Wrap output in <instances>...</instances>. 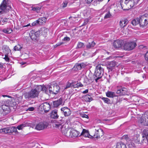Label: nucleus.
<instances>
[{"label": "nucleus", "instance_id": "64", "mask_svg": "<svg viewBox=\"0 0 148 148\" xmlns=\"http://www.w3.org/2000/svg\"><path fill=\"white\" fill-rule=\"evenodd\" d=\"M97 78H96L95 79V81L96 82H97V80L99 79H100V78H98V77H96Z\"/></svg>", "mask_w": 148, "mask_h": 148}, {"label": "nucleus", "instance_id": "15", "mask_svg": "<svg viewBox=\"0 0 148 148\" xmlns=\"http://www.w3.org/2000/svg\"><path fill=\"white\" fill-rule=\"evenodd\" d=\"M116 62L114 61H112L109 63L107 67L109 72L112 71L113 68L116 65Z\"/></svg>", "mask_w": 148, "mask_h": 148}, {"label": "nucleus", "instance_id": "11", "mask_svg": "<svg viewBox=\"0 0 148 148\" xmlns=\"http://www.w3.org/2000/svg\"><path fill=\"white\" fill-rule=\"evenodd\" d=\"M8 0H3L0 5V14L3 13L7 7V2Z\"/></svg>", "mask_w": 148, "mask_h": 148}, {"label": "nucleus", "instance_id": "42", "mask_svg": "<svg viewBox=\"0 0 148 148\" xmlns=\"http://www.w3.org/2000/svg\"><path fill=\"white\" fill-rule=\"evenodd\" d=\"M111 14H110V12L109 11L105 16L104 18L105 19H107L111 17Z\"/></svg>", "mask_w": 148, "mask_h": 148}, {"label": "nucleus", "instance_id": "25", "mask_svg": "<svg viewBox=\"0 0 148 148\" xmlns=\"http://www.w3.org/2000/svg\"><path fill=\"white\" fill-rule=\"evenodd\" d=\"M106 96L109 97L113 98L116 96L114 92L111 91H108L106 93Z\"/></svg>", "mask_w": 148, "mask_h": 148}, {"label": "nucleus", "instance_id": "59", "mask_svg": "<svg viewBox=\"0 0 148 148\" xmlns=\"http://www.w3.org/2000/svg\"><path fill=\"white\" fill-rule=\"evenodd\" d=\"M146 123L145 124V126L148 125V116L147 117V118L146 119Z\"/></svg>", "mask_w": 148, "mask_h": 148}, {"label": "nucleus", "instance_id": "62", "mask_svg": "<svg viewBox=\"0 0 148 148\" xmlns=\"http://www.w3.org/2000/svg\"><path fill=\"white\" fill-rule=\"evenodd\" d=\"M30 26V24H28L27 25H24V26H23V27H28V26Z\"/></svg>", "mask_w": 148, "mask_h": 148}, {"label": "nucleus", "instance_id": "20", "mask_svg": "<svg viewBox=\"0 0 148 148\" xmlns=\"http://www.w3.org/2000/svg\"><path fill=\"white\" fill-rule=\"evenodd\" d=\"M81 134L83 136L86 137H88L89 138H91L92 136L90 135L88 132L85 130L83 129L82 132L81 133Z\"/></svg>", "mask_w": 148, "mask_h": 148}, {"label": "nucleus", "instance_id": "21", "mask_svg": "<svg viewBox=\"0 0 148 148\" xmlns=\"http://www.w3.org/2000/svg\"><path fill=\"white\" fill-rule=\"evenodd\" d=\"M37 86L38 88V90H39V92L41 91H45L46 92L47 91V88L44 86L38 85Z\"/></svg>", "mask_w": 148, "mask_h": 148}, {"label": "nucleus", "instance_id": "60", "mask_svg": "<svg viewBox=\"0 0 148 148\" xmlns=\"http://www.w3.org/2000/svg\"><path fill=\"white\" fill-rule=\"evenodd\" d=\"M88 89H87L86 90H85L83 91L82 92V93L83 94H86V93H88Z\"/></svg>", "mask_w": 148, "mask_h": 148}, {"label": "nucleus", "instance_id": "6", "mask_svg": "<svg viewBox=\"0 0 148 148\" xmlns=\"http://www.w3.org/2000/svg\"><path fill=\"white\" fill-rule=\"evenodd\" d=\"M60 88L57 85H51L49 87V90L50 94H57L59 92Z\"/></svg>", "mask_w": 148, "mask_h": 148}, {"label": "nucleus", "instance_id": "45", "mask_svg": "<svg viewBox=\"0 0 148 148\" xmlns=\"http://www.w3.org/2000/svg\"><path fill=\"white\" fill-rule=\"evenodd\" d=\"M71 85V84L68 82H67L66 85L64 87V89H67L69 88Z\"/></svg>", "mask_w": 148, "mask_h": 148}, {"label": "nucleus", "instance_id": "48", "mask_svg": "<svg viewBox=\"0 0 148 148\" xmlns=\"http://www.w3.org/2000/svg\"><path fill=\"white\" fill-rule=\"evenodd\" d=\"M35 33L36 38L37 37H38L41 33L40 30L36 32L35 31Z\"/></svg>", "mask_w": 148, "mask_h": 148}, {"label": "nucleus", "instance_id": "34", "mask_svg": "<svg viewBox=\"0 0 148 148\" xmlns=\"http://www.w3.org/2000/svg\"><path fill=\"white\" fill-rule=\"evenodd\" d=\"M3 32L4 33L7 34H10L12 32V29L10 28H7L3 29Z\"/></svg>", "mask_w": 148, "mask_h": 148}, {"label": "nucleus", "instance_id": "41", "mask_svg": "<svg viewBox=\"0 0 148 148\" xmlns=\"http://www.w3.org/2000/svg\"><path fill=\"white\" fill-rule=\"evenodd\" d=\"M83 86V84L80 82H78L77 84L74 86V88H78L79 87H82Z\"/></svg>", "mask_w": 148, "mask_h": 148}, {"label": "nucleus", "instance_id": "12", "mask_svg": "<svg viewBox=\"0 0 148 148\" xmlns=\"http://www.w3.org/2000/svg\"><path fill=\"white\" fill-rule=\"evenodd\" d=\"M61 111L65 116H69L71 114V111L67 107H64L61 109Z\"/></svg>", "mask_w": 148, "mask_h": 148}, {"label": "nucleus", "instance_id": "32", "mask_svg": "<svg viewBox=\"0 0 148 148\" xmlns=\"http://www.w3.org/2000/svg\"><path fill=\"white\" fill-rule=\"evenodd\" d=\"M85 100L87 102H90L92 100V98L90 95H86L84 97Z\"/></svg>", "mask_w": 148, "mask_h": 148}, {"label": "nucleus", "instance_id": "58", "mask_svg": "<svg viewBox=\"0 0 148 148\" xmlns=\"http://www.w3.org/2000/svg\"><path fill=\"white\" fill-rule=\"evenodd\" d=\"M82 117H83V118H86L87 119H88V116L86 114H83V115H82Z\"/></svg>", "mask_w": 148, "mask_h": 148}, {"label": "nucleus", "instance_id": "17", "mask_svg": "<svg viewBox=\"0 0 148 148\" xmlns=\"http://www.w3.org/2000/svg\"><path fill=\"white\" fill-rule=\"evenodd\" d=\"M127 91V88H122L117 90L116 93L121 95H124L126 94Z\"/></svg>", "mask_w": 148, "mask_h": 148}, {"label": "nucleus", "instance_id": "14", "mask_svg": "<svg viewBox=\"0 0 148 148\" xmlns=\"http://www.w3.org/2000/svg\"><path fill=\"white\" fill-rule=\"evenodd\" d=\"M123 44L122 40H118L114 41L113 43V46L115 48L121 47Z\"/></svg>", "mask_w": 148, "mask_h": 148}, {"label": "nucleus", "instance_id": "54", "mask_svg": "<svg viewBox=\"0 0 148 148\" xmlns=\"http://www.w3.org/2000/svg\"><path fill=\"white\" fill-rule=\"evenodd\" d=\"M145 60L148 61V51L145 54Z\"/></svg>", "mask_w": 148, "mask_h": 148}, {"label": "nucleus", "instance_id": "46", "mask_svg": "<svg viewBox=\"0 0 148 148\" xmlns=\"http://www.w3.org/2000/svg\"><path fill=\"white\" fill-rule=\"evenodd\" d=\"M68 1H64L63 3L62 4V5L63 8H64L66 7Z\"/></svg>", "mask_w": 148, "mask_h": 148}, {"label": "nucleus", "instance_id": "55", "mask_svg": "<svg viewBox=\"0 0 148 148\" xmlns=\"http://www.w3.org/2000/svg\"><path fill=\"white\" fill-rule=\"evenodd\" d=\"M63 44V42H58L57 44H56V45H55V47H56L57 46H60V45H62Z\"/></svg>", "mask_w": 148, "mask_h": 148}, {"label": "nucleus", "instance_id": "51", "mask_svg": "<svg viewBox=\"0 0 148 148\" xmlns=\"http://www.w3.org/2000/svg\"><path fill=\"white\" fill-rule=\"evenodd\" d=\"M70 40V38L69 37L67 36L65 37L62 40L65 41H68Z\"/></svg>", "mask_w": 148, "mask_h": 148}, {"label": "nucleus", "instance_id": "28", "mask_svg": "<svg viewBox=\"0 0 148 148\" xmlns=\"http://www.w3.org/2000/svg\"><path fill=\"white\" fill-rule=\"evenodd\" d=\"M29 35L31 38L32 39H36L35 35V31L32 30L29 33Z\"/></svg>", "mask_w": 148, "mask_h": 148}, {"label": "nucleus", "instance_id": "1", "mask_svg": "<svg viewBox=\"0 0 148 148\" xmlns=\"http://www.w3.org/2000/svg\"><path fill=\"white\" fill-rule=\"evenodd\" d=\"M38 90V88L36 86L35 88L32 89L30 92L25 93L24 96L25 98L29 99L30 98H34L37 97L39 92Z\"/></svg>", "mask_w": 148, "mask_h": 148}, {"label": "nucleus", "instance_id": "29", "mask_svg": "<svg viewBox=\"0 0 148 148\" xmlns=\"http://www.w3.org/2000/svg\"><path fill=\"white\" fill-rule=\"evenodd\" d=\"M62 121H60V122H57L54 125V126L56 128L61 129L64 126H62L61 122Z\"/></svg>", "mask_w": 148, "mask_h": 148}, {"label": "nucleus", "instance_id": "52", "mask_svg": "<svg viewBox=\"0 0 148 148\" xmlns=\"http://www.w3.org/2000/svg\"><path fill=\"white\" fill-rule=\"evenodd\" d=\"M38 24V20H37L32 23V26H34L36 25H37Z\"/></svg>", "mask_w": 148, "mask_h": 148}, {"label": "nucleus", "instance_id": "19", "mask_svg": "<svg viewBox=\"0 0 148 148\" xmlns=\"http://www.w3.org/2000/svg\"><path fill=\"white\" fill-rule=\"evenodd\" d=\"M128 23V20L126 19H123L120 22V26L121 28L125 27Z\"/></svg>", "mask_w": 148, "mask_h": 148}, {"label": "nucleus", "instance_id": "43", "mask_svg": "<svg viewBox=\"0 0 148 148\" xmlns=\"http://www.w3.org/2000/svg\"><path fill=\"white\" fill-rule=\"evenodd\" d=\"M84 46L83 43L82 42H79L77 45V47L78 48H81L83 47Z\"/></svg>", "mask_w": 148, "mask_h": 148}, {"label": "nucleus", "instance_id": "3", "mask_svg": "<svg viewBox=\"0 0 148 148\" xmlns=\"http://www.w3.org/2000/svg\"><path fill=\"white\" fill-rule=\"evenodd\" d=\"M139 17V25L140 26L145 27L148 24V15H144Z\"/></svg>", "mask_w": 148, "mask_h": 148}, {"label": "nucleus", "instance_id": "24", "mask_svg": "<svg viewBox=\"0 0 148 148\" xmlns=\"http://www.w3.org/2000/svg\"><path fill=\"white\" fill-rule=\"evenodd\" d=\"M138 119V123L141 124V125H144L146 123V119L144 117H140Z\"/></svg>", "mask_w": 148, "mask_h": 148}, {"label": "nucleus", "instance_id": "16", "mask_svg": "<svg viewBox=\"0 0 148 148\" xmlns=\"http://www.w3.org/2000/svg\"><path fill=\"white\" fill-rule=\"evenodd\" d=\"M140 143L144 146L148 145V136H142Z\"/></svg>", "mask_w": 148, "mask_h": 148}, {"label": "nucleus", "instance_id": "5", "mask_svg": "<svg viewBox=\"0 0 148 148\" xmlns=\"http://www.w3.org/2000/svg\"><path fill=\"white\" fill-rule=\"evenodd\" d=\"M95 128V132L93 135L94 138H98L102 136L104 134L103 130L99 126L94 127Z\"/></svg>", "mask_w": 148, "mask_h": 148}, {"label": "nucleus", "instance_id": "44", "mask_svg": "<svg viewBox=\"0 0 148 148\" xmlns=\"http://www.w3.org/2000/svg\"><path fill=\"white\" fill-rule=\"evenodd\" d=\"M81 66L80 63L77 64L74 66V67L76 68L77 70H80L82 68L81 67Z\"/></svg>", "mask_w": 148, "mask_h": 148}, {"label": "nucleus", "instance_id": "26", "mask_svg": "<svg viewBox=\"0 0 148 148\" xmlns=\"http://www.w3.org/2000/svg\"><path fill=\"white\" fill-rule=\"evenodd\" d=\"M27 126H29L28 123H24L17 126V128L18 130H21L24 127Z\"/></svg>", "mask_w": 148, "mask_h": 148}, {"label": "nucleus", "instance_id": "37", "mask_svg": "<svg viewBox=\"0 0 148 148\" xmlns=\"http://www.w3.org/2000/svg\"><path fill=\"white\" fill-rule=\"evenodd\" d=\"M10 131H11L10 133H12L13 132H15L16 133H18L17 130V128L14 127H10Z\"/></svg>", "mask_w": 148, "mask_h": 148}, {"label": "nucleus", "instance_id": "30", "mask_svg": "<svg viewBox=\"0 0 148 148\" xmlns=\"http://www.w3.org/2000/svg\"><path fill=\"white\" fill-rule=\"evenodd\" d=\"M49 30L45 27L42 28L40 29L41 33L44 36H45L48 32Z\"/></svg>", "mask_w": 148, "mask_h": 148}, {"label": "nucleus", "instance_id": "18", "mask_svg": "<svg viewBox=\"0 0 148 148\" xmlns=\"http://www.w3.org/2000/svg\"><path fill=\"white\" fill-rule=\"evenodd\" d=\"M115 148H127L125 144L122 142L117 143L115 145Z\"/></svg>", "mask_w": 148, "mask_h": 148}, {"label": "nucleus", "instance_id": "38", "mask_svg": "<svg viewBox=\"0 0 148 148\" xmlns=\"http://www.w3.org/2000/svg\"><path fill=\"white\" fill-rule=\"evenodd\" d=\"M22 47L21 45H18L14 47V50L15 51H19L22 48Z\"/></svg>", "mask_w": 148, "mask_h": 148}, {"label": "nucleus", "instance_id": "10", "mask_svg": "<svg viewBox=\"0 0 148 148\" xmlns=\"http://www.w3.org/2000/svg\"><path fill=\"white\" fill-rule=\"evenodd\" d=\"M79 133V132L76 130L73 129H71L70 130L69 137L70 138H75L78 136Z\"/></svg>", "mask_w": 148, "mask_h": 148}, {"label": "nucleus", "instance_id": "35", "mask_svg": "<svg viewBox=\"0 0 148 148\" xmlns=\"http://www.w3.org/2000/svg\"><path fill=\"white\" fill-rule=\"evenodd\" d=\"M95 45V43L94 41L91 42H89L86 45V47L88 49H89L93 47Z\"/></svg>", "mask_w": 148, "mask_h": 148}, {"label": "nucleus", "instance_id": "47", "mask_svg": "<svg viewBox=\"0 0 148 148\" xmlns=\"http://www.w3.org/2000/svg\"><path fill=\"white\" fill-rule=\"evenodd\" d=\"M0 19L2 23V25H3L5 23L7 22L8 21V19L6 18H1Z\"/></svg>", "mask_w": 148, "mask_h": 148}, {"label": "nucleus", "instance_id": "8", "mask_svg": "<svg viewBox=\"0 0 148 148\" xmlns=\"http://www.w3.org/2000/svg\"><path fill=\"white\" fill-rule=\"evenodd\" d=\"M48 124L46 122H41L38 123L36 126L35 128L38 130H43L47 128Z\"/></svg>", "mask_w": 148, "mask_h": 148}, {"label": "nucleus", "instance_id": "33", "mask_svg": "<svg viewBox=\"0 0 148 148\" xmlns=\"http://www.w3.org/2000/svg\"><path fill=\"white\" fill-rule=\"evenodd\" d=\"M2 131L4 132V133H10L11 131H10V127H5L1 130Z\"/></svg>", "mask_w": 148, "mask_h": 148}, {"label": "nucleus", "instance_id": "36", "mask_svg": "<svg viewBox=\"0 0 148 148\" xmlns=\"http://www.w3.org/2000/svg\"><path fill=\"white\" fill-rule=\"evenodd\" d=\"M32 10L33 11H36L38 12L41 8V6H36L32 7Z\"/></svg>", "mask_w": 148, "mask_h": 148}, {"label": "nucleus", "instance_id": "40", "mask_svg": "<svg viewBox=\"0 0 148 148\" xmlns=\"http://www.w3.org/2000/svg\"><path fill=\"white\" fill-rule=\"evenodd\" d=\"M142 136H148V130L147 129H145L143 130Z\"/></svg>", "mask_w": 148, "mask_h": 148}, {"label": "nucleus", "instance_id": "57", "mask_svg": "<svg viewBox=\"0 0 148 148\" xmlns=\"http://www.w3.org/2000/svg\"><path fill=\"white\" fill-rule=\"evenodd\" d=\"M41 18L42 19V21H43L44 23H45L47 21V18L45 17H43Z\"/></svg>", "mask_w": 148, "mask_h": 148}, {"label": "nucleus", "instance_id": "56", "mask_svg": "<svg viewBox=\"0 0 148 148\" xmlns=\"http://www.w3.org/2000/svg\"><path fill=\"white\" fill-rule=\"evenodd\" d=\"M34 108L33 107H29L28 108L27 110H29V111H33L34 110Z\"/></svg>", "mask_w": 148, "mask_h": 148}, {"label": "nucleus", "instance_id": "61", "mask_svg": "<svg viewBox=\"0 0 148 148\" xmlns=\"http://www.w3.org/2000/svg\"><path fill=\"white\" fill-rule=\"evenodd\" d=\"M93 0H86V1L88 3H90Z\"/></svg>", "mask_w": 148, "mask_h": 148}, {"label": "nucleus", "instance_id": "22", "mask_svg": "<svg viewBox=\"0 0 148 148\" xmlns=\"http://www.w3.org/2000/svg\"><path fill=\"white\" fill-rule=\"evenodd\" d=\"M51 117L53 119L57 118L58 117L57 114V110L53 111L51 113Z\"/></svg>", "mask_w": 148, "mask_h": 148}, {"label": "nucleus", "instance_id": "4", "mask_svg": "<svg viewBox=\"0 0 148 148\" xmlns=\"http://www.w3.org/2000/svg\"><path fill=\"white\" fill-rule=\"evenodd\" d=\"M136 45V44L134 42H127L124 44L123 49L125 50H131L133 49Z\"/></svg>", "mask_w": 148, "mask_h": 148}, {"label": "nucleus", "instance_id": "23", "mask_svg": "<svg viewBox=\"0 0 148 148\" xmlns=\"http://www.w3.org/2000/svg\"><path fill=\"white\" fill-rule=\"evenodd\" d=\"M62 99L61 98L57 101H56L53 102L54 106L55 107H57L62 103Z\"/></svg>", "mask_w": 148, "mask_h": 148}, {"label": "nucleus", "instance_id": "50", "mask_svg": "<svg viewBox=\"0 0 148 148\" xmlns=\"http://www.w3.org/2000/svg\"><path fill=\"white\" fill-rule=\"evenodd\" d=\"M37 20L38 22L39 25H42V24L44 23L43 21H42V19H41V18H39Z\"/></svg>", "mask_w": 148, "mask_h": 148}, {"label": "nucleus", "instance_id": "13", "mask_svg": "<svg viewBox=\"0 0 148 148\" xmlns=\"http://www.w3.org/2000/svg\"><path fill=\"white\" fill-rule=\"evenodd\" d=\"M61 130L62 134L66 136L67 137H69V134L70 130L69 128H65L63 126Z\"/></svg>", "mask_w": 148, "mask_h": 148}, {"label": "nucleus", "instance_id": "27", "mask_svg": "<svg viewBox=\"0 0 148 148\" xmlns=\"http://www.w3.org/2000/svg\"><path fill=\"white\" fill-rule=\"evenodd\" d=\"M3 52L5 55H8L11 52V50L8 47H6L3 49Z\"/></svg>", "mask_w": 148, "mask_h": 148}, {"label": "nucleus", "instance_id": "49", "mask_svg": "<svg viewBox=\"0 0 148 148\" xmlns=\"http://www.w3.org/2000/svg\"><path fill=\"white\" fill-rule=\"evenodd\" d=\"M3 58L5 59L6 61L9 62L10 59L8 57V55H5L4 57H3Z\"/></svg>", "mask_w": 148, "mask_h": 148}, {"label": "nucleus", "instance_id": "39", "mask_svg": "<svg viewBox=\"0 0 148 148\" xmlns=\"http://www.w3.org/2000/svg\"><path fill=\"white\" fill-rule=\"evenodd\" d=\"M102 99L106 103L109 104L110 103V100L109 99L107 98L103 97L102 98Z\"/></svg>", "mask_w": 148, "mask_h": 148}, {"label": "nucleus", "instance_id": "7", "mask_svg": "<svg viewBox=\"0 0 148 148\" xmlns=\"http://www.w3.org/2000/svg\"><path fill=\"white\" fill-rule=\"evenodd\" d=\"M124 3L127 6V8L123 9L122 6V4L121 3V5L122 9L124 10H128L129 9L132 8L135 5V2L134 0H125Z\"/></svg>", "mask_w": 148, "mask_h": 148}, {"label": "nucleus", "instance_id": "9", "mask_svg": "<svg viewBox=\"0 0 148 148\" xmlns=\"http://www.w3.org/2000/svg\"><path fill=\"white\" fill-rule=\"evenodd\" d=\"M50 108L49 103L47 102H44L39 106V108H41V111L43 110L45 112H48L50 110Z\"/></svg>", "mask_w": 148, "mask_h": 148}, {"label": "nucleus", "instance_id": "53", "mask_svg": "<svg viewBox=\"0 0 148 148\" xmlns=\"http://www.w3.org/2000/svg\"><path fill=\"white\" fill-rule=\"evenodd\" d=\"M80 64L81 65V68H84L86 67V66H87V65L86 64H85V63H80Z\"/></svg>", "mask_w": 148, "mask_h": 148}, {"label": "nucleus", "instance_id": "31", "mask_svg": "<svg viewBox=\"0 0 148 148\" xmlns=\"http://www.w3.org/2000/svg\"><path fill=\"white\" fill-rule=\"evenodd\" d=\"M139 17L137 18L136 19L133 20L131 22V23L134 26H136L137 25L139 24Z\"/></svg>", "mask_w": 148, "mask_h": 148}, {"label": "nucleus", "instance_id": "2", "mask_svg": "<svg viewBox=\"0 0 148 148\" xmlns=\"http://www.w3.org/2000/svg\"><path fill=\"white\" fill-rule=\"evenodd\" d=\"M103 73V69L101 67V65L98 64L96 67L94 73V75L95 77L101 78Z\"/></svg>", "mask_w": 148, "mask_h": 148}, {"label": "nucleus", "instance_id": "63", "mask_svg": "<svg viewBox=\"0 0 148 148\" xmlns=\"http://www.w3.org/2000/svg\"><path fill=\"white\" fill-rule=\"evenodd\" d=\"M16 103H14L13 104V105H12V104H11V106H12V107H13V106H16Z\"/></svg>", "mask_w": 148, "mask_h": 148}]
</instances>
